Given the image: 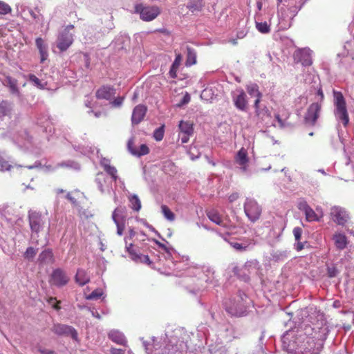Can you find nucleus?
<instances>
[{"label":"nucleus","instance_id":"1","mask_svg":"<svg viewBox=\"0 0 354 354\" xmlns=\"http://www.w3.org/2000/svg\"><path fill=\"white\" fill-rule=\"evenodd\" d=\"M310 335L304 338L303 346L310 354H319L324 347V339L316 331L313 332Z\"/></svg>","mask_w":354,"mask_h":354},{"label":"nucleus","instance_id":"2","mask_svg":"<svg viewBox=\"0 0 354 354\" xmlns=\"http://www.w3.org/2000/svg\"><path fill=\"white\" fill-rule=\"evenodd\" d=\"M335 105V116L340 120L344 126L346 127L348 124L349 117L346 109V102L341 92L333 91Z\"/></svg>","mask_w":354,"mask_h":354},{"label":"nucleus","instance_id":"3","mask_svg":"<svg viewBox=\"0 0 354 354\" xmlns=\"http://www.w3.org/2000/svg\"><path fill=\"white\" fill-rule=\"evenodd\" d=\"M135 12L140 15L142 21H150L156 19L160 13V9L156 6H145L142 3L136 4L134 7Z\"/></svg>","mask_w":354,"mask_h":354},{"label":"nucleus","instance_id":"4","mask_svg":"<svg viewBox=\"0 0 354 354\" xmlns=\"http://www.w3.org/2000/svg\"><path fill=\"white\" fill-rule=\"evenodd\" d=\"M244 212L249 220L254 223L259 219L262 209L255 200L247 198L244 204Z\"/></svg>","mask_w":354,"mask_h":354},{"label":"nucleus","instance_id":"5","mask_svg":"<svg viewBox=\"0 0 354 354\" xmlns=\"http://www.w3.org/2000/svg\"><path fill=\"white\" fill-rule=\"evenodd\" d=\"M28 221L32 233H39L43 230L46 223L45 216L35 211L29 212Z\"/></svg>","mask_w":354,"mask_h":354},{"label":"nucleus","instance_id":"6","mask_svg":"<svg viewBox=\"0 0 354 354\" xmlns=\"http://www.w3.org/2000/svg\"><path fill=\"white\" fill-rule=\"evenodd\" d=\"M322 109V104L318 102L312 103L308 108L304 115V122L306 124L310 126H315Z\"/></svg>","mask_w":354,"mask_h":354},{"label":"nucleus","instance_id":"7","mask_svg":"<svg viewBox=\"0 0 354 354\" xmlns=\"http://www.w3.org/2000/svg\"><path fill=\"white\" fill-rule=\"evenodd\" d=\"M70 279L66 273L60 268L54 270L50 276L49 283L51 286L62 287L66 286Z\"/></svg>","mask_w":354,"mask_h":354},{"label":"nucleus","instance_id":"8","mask_svg":"<svg viewBox=\"0 0 354 354\" xmlns=\"http://www.w3.org/2000/svg\"><path fill=\"white\" fill-rule=\"evenodd\" d=\"M295 63H301L302 66H309L313 64L311 51L308 48L296 50L293 53Z\"/></svg>","mask_w":354,"mask_h":354},{"label":"nucleus","instance_id":"9","mask_svg":"<svg viewBox=\"0 0 354 354\" xmlns=\"http://www.w3.org/2000/svg\"><path fill=\"white\" fill-rule=\"evenodd\" d=\"M330 216L333 221L339 225H344L350 218L345 209L339 206L330 209Z\"/></svg>","mask_w":354,"mask_h":354},{"label":"nucleus","instance_id":"10","mask_svg":"<svg viewBox=\"0 0 354 354\" xmlns=\"http://www.w3.org/2000/svg\"><path fill=\"white\" fill-rule=\"evenodd\" d=\"M65 198L75 208L79 207L84 200H87L84 193L78 189L68 192L65 196Z\"/></svg>","mask_w":354,"mask_h":354},{"label":"nucleus","instance_id":"11","mask_svg":"<svg viewBox=\"0 0 354 354\" xmlns=\"http://www.w3.org/2000/svg\"><path fill=\"white\" fill-rule=\"evenodd\" d=\"M52 331L58 335H71L73 339H77V332L72 326L57 324H54L52 328Z\"/></svg>","mask_w":354,"mask_h":354},{"label":"nucleus","instance_id":"12","mask_svg":"<svg viewBox=\"0 0 354 354\" xmlns=\"http://www.w3.org/2000/svg\"><path fill=\"white\" fill-rule=\"evenodd\" d=\"M112 218L117 227V234L119 236H122L125 229L126 221V218L123 215L122 209L116 208L112 214Z\"/></svg>","mask_w":354,"mask_h":354},{"label":"nucleus","instance_id":"13","mask_svg":"<svg viewBox=\"0 0 354 354\" xmlns=\"http://www.w3.org/2000/svg\"><path fill=\"white\" fill-rule=\"evenodd\" d=\"M127 149L133 156L138 157L147 155L149 153V149L145 144H142L139 148H137L135 145V138L133 137L129 140Z\"/></svg>","mask_w":354,"mask_h":354},{"label":"nucleus","instance_id":"14","mask_svg":"<svg viewBox=\"0 0 354 354\" xmlns=\"http://www.w3.org/2000/svg\"><path fill=\"white\" fill-rule=\"evenodd\" d=\"M73 35L68 32H62L57 41V47L63 52L66 50L73 44Z\"/></svg>","mask_w":354,"mask_h":354},{"label":"nucleus","instance_id":"15","mask_svg":"<svg viewBox=\"0 0 354 354\" xmlns=\"http://www.w3.org/2000/svg\"><path fill=\"white\" fill-rule=\"evenodd\" d=\"M115 93V89L113 86L109 85H104L100 87L96 93L95 96L97 99L109 100Z\"/></svg>","mask_w":354,"mask_h":354},{"label":"nucleus","instance_id":"16","mask_svg":"<svg viewBox=\"0 0 354 354\" xmlns=\"http://www.w3.org/2000/svg\"><path fill=\"white\" fill-rule=\"evenodd\" d=\"M147 107L144 105L139 104L136 106L132 113L131 122L133 124H139L145 116Z\"/></svg>","mask_w":354,"mask_h":354},{"label":"nucleus","instance_id":"17","mask_svg":"<svg viewBox=\"0 0 354 354\" xmlns=\"http://www.w3.org/2000/svg\"><path fill=\"white\" fill-rule=\"evenodd\" d=\"M236 162L241 166V169L243 171H247L248 163L249 158L248 157V152L244 148H241L237 153L236 158Z\"/></svg>","mask_w":354,"mask_h":354},{"label":"nucleus","instance_id":"18","mask_svg":"<svg viewBox=\"0 0 354 354\" xmlns=\"http://www.w3.org/2000/svg\"><path fill=\"white\" fill-rule=\"evenodd\" d=\"M3 85L9 88L11 94L20 96V91L17 79L10 75H6V82L3 83Z\"/></svg>","mask_w":354,"mask_h":354},{"label":"nucleus","instance_id":"19","mask_svg":"<svg viewBox=\"0 0 354 354\" xmlns=\"http://www.w3.org/2000/svg\"><path fill=\"white\" fill-rule=\"evenodd\" d=\"M35 44L37 49L39 50L41 62L42 63L47 59L48 56L47 46L45 44L44 39L41 37L36 39Z\"/></svg>","mask_w":354,"mask_h":354},{"label":"nucleus","instance_id":"20","mask_svg":"<svg viewBox=\"0 0 354 354\" xmlns=\"http://www.w3.org/2000/svg\"><path fill=\"white\" fill-rule=\"evenodd\" d=\"M254 107L255 109V115L258 118L263 120L266 117L270 116L268 109L266 106H261L260 102L258 100H255Z\"/></svg>","mask_w":354,"mask_h":354},{"label":"nucleus","instance_id":"21","mask_svg":"<svg viewBox=\"0 0 354 354\" xmlns=\"http://www.w3.org/2000/svg\"><path fill=\"white\" fill-rule=\"evenodd\" d=\"M247 96L242 90L240 93L234 99L235 106L241 111H245L248 106Z\"/></svg>","mask_w":354,"mask_h":354},{"label":"nucleus","instance_id":"22","mask_svg":"<svg viewBox=\"0 0 354 354\" xmlns=\"http://www.w3.org/2000/svg\"><path fill=\"white\" fill-rule=\"evenodd\" d=\"M75 281L79 286H83L90 281V277L86 270L80 268L77 270Z\"/></svg>","mask_w":354,"mask_h":354},{"label":"nucleus","instance_id":"23","mask_svg":"<svg viewBox=\"0 0 354 354\" xmlns=\"http://www.w3.org/2000/svg\"><path fill=\"white\" fill-rule=\"evenodd\" d=\"M109 338L112 340L113 342L122 345L126 346L127 345V339L123 335L122 333L118 331V330H112L111 331L109 335Z\"/></svg>","mask_w":354,"mask_h":354},{"label":"nucleus","instance_id":"24","mask_svg":"<svg viewBox=\"0 0 354 354\" xmlns=\"http://www.w3.org/2000/svg\"><path fill=\"white\" fill-rule=\"evenodd\" d=\"M333 240L336 248L340 250L346 248L348 241L346 236L341 233H337L333 236Z\"/></svg>","mask_w":354,"mask_h":354},{"label":"nucleus","instance_id":"25","mask_svg":"<svg viewBox=\"0 0 354 354\" xmlns=\"http://www.w3.org/2000/svg\"><path fill=\"white\" fill-rule=\"evenodd\" d=\"M109 160L104 159L101 162V165L104 168V170L111 176L113 180L115 182L118 180L117 173L118 171L116 168L113 166L110 165L109 163Z\"/></svg>","mask_w":354,"mask_h":354},{"label":"nucleus","instance_id":"26","mask_svg":"<svg viewBox=\"0 0 354 354\" xmlns=\"http://www.w3.org/2000/svg\"><path fill=\"white\" fill-rule=\"evenodd\" d=\"M40 263H50L53 261V253L52 250L46 249L42 251L38 258Z\"/></svg>","mask_w":354,"mask_h":354},{"label":"nucleus","instance_id":"27","mask_svg":"<svg viewBox=\"0 0 354 354\" xmlns=\"http://www.w3.org/2000/svg\"><path fill=\"white\" fill-rule=\"evenodd\" d=\"M247 92L251 97H255L256 100L261 102L262 93L259 90V86L257 84H251L246 87Z\"/></svg>","mask_w":354,"mask_h":354},{"label":"nucleus","instance_id":"28","mask_svg":"<svg viewBox=\"0 0 354 354\" xmlns=\"http://www.w3.org/2000/svg\"><path fill=\"white\" fill-rule=\"evenodd\" d=\"M129 200L131 208L136 212H139L142 207V205L138 196L136 194H133L129 197Z\"/></svg>","mask_w":354,"mask_h":354},{"label":"nucleus","instance_id":"29","mask_svg":"<svg viewBox=\"0 0 354 354\" xmlns=\"http://www.w3.org/2000/svg\"><path fill=\"white\" fill-rule=\"evenodd\" d=\"M11 112V105L7 101H2L0 103V118L9 115Z\"/></svg>","mask_w":354,"mask_h":354},{"label":"nucleus","instance_id":"30","mask_svg":"<svg viewBox=\"0 0 354 354\" xmlns=\"http://www.w3.org/2000/svg\"><path fill=\"white\" fill-rule=\"evenodd\" d=\"M207 215L212 222L218 225L221 224V217L219 214V212L217 210L214 209H211L207 212Z\"/></svg>","mask_w":354,"mask_h":354},{"label":"nucleus","instance_id":"31","mask_svg":"<svg viewBox=\"0 0 354 354\" xmlns=\"http://www.w3.org/2000/svg\"><path fill=\"white\" fill-rule=\"evenodd\" d=\"M77 210L78 212V215L81 218H84L86 219L92 218L94 216L93 211L91 209L88 208H84L81 205L79 207H77Z\"/></svg>","mask_w":354,"mask_h":354},{"label":"nucleus","instance_id":"32","mask_svg":"<svg viewBox=\"0 0 354 354\" xmlns=\"http://www.w3.org/2000/svg\"><path fill=\"white\" fill-rule=\"evenodd\" d=\"M274 117L278 122V126L280 128H283L286 126L285 121L289 117V113L286 110H283L281 115L279 113H276Z\"/></svg>","mask_w":354,"mask_h":354},{"label":"nucleus","instance_id":"33","mask_svg":"<svg viewBox=\"0 0 354 354\" xmlns=\"http://www.w3.org/2000/svg\"><path fill=\"white\" fill-rule=\"evenodd\" d=\"M180 133L192 134L194 131L193 125L189 122L181 121L179 124Z\"/></svg>","mask_w":354,"mask_h":354},{"label":"nucleus","instance_id":"34","mask_svg":"<svg viewBox=\"0 0 354 354\" xmlns=\"http://www.w3.org/2000/svg\"><path fill=\"white\" fill-rule=\"evenodd\" d=\"M225 240L237 252L245 251L248 246L246 244L240 243L235 241H227L226 238H225Z\"/></svg>","mask_w":354,"mask_h":354},{"label":"nucleus","instance_id":"35","mask_svg":"<svg viewBox=\"0 0 354 354\" xmlns=\"http://www.w3.org/2000/svg\"><path fill=\"white\" fill-rule=\"evenodd\" d=\"M161 211L165 218L169 221H174L175 219V214L171 210L165 205L161 206Z\"/></svg>","mask_w":354,"mask_h":354},{"label":"nucleus","instance_id":"36","mask_svg":"<svg viewBox=\"0 0 354 354\" xmlns=\"http://www.w3.org/2000/svg\"><path fill=\"white\" fill-rule=\"evenodd\" d=\"M201 96L206 100H212L217 95L213 93L212 88L207 87L202 91Z\"/></svg>","mask_w":354,"mask_h":354},{"label":"nucleus","instance_id":"37","mask_svg":"<svg viewBox=\"0 0 354 354\" xmlns=\"http://www.w3.org/2000/svg\"><path fill=\"white\" fill-rule=\"evenodd\" d=\"M187 65H193L196 62V56L195 52L191 48H187Z\"/></svg>","mask_w":354,"mask_h":354},{"label":"nucleus","instance_id":"38","mask_svg":"<svg viewBox=\"0 0 354 354\" xmlns=\"http://www.w3.org/2000/svg\"><path fill=\"white\" fill-rule=\"evenodd\" d=\"M306 216V219L308 221H318V216L315 211L310 207L307 210L304 212Z\"/></svg>","mask_w":354,"mask_h":354},{"label":"nucleus","instance_id":"39","mask_svg":"<svg viewBox=\"0 0 354 354\" xmlns=\"http://www.w3.org/2000/svg\"><path fill=\"white\" fill-rule=\"evenodd\" d=\"M125 248H126L127 252L131 256V259L133 261H136V259H137V258H136V257H138L139 254H138L136 252V250L133 249V244L132 243H125Z\"/></svg>","mask_w":354,"mask_h":354},{"label":"nucleus","instance_id":"40","mask_svg":"<svg viewBox=\"0 0 354 354\" xmlns=\"http://www.w3.org/2000/svg\"><path fill=\"white\" fill-rule=\"evenodd\" d=\"M257 30L261 33H268L270 32V28L266 22H259L256 24Z\"/></svg>","mask_w":354,"mask_h":354},{"label":"nucleus","instance_id":"41","mask_svg":"<svg viewBox=\"0 0 354 354\" xmlns=\"http://www.w3.org/2000/svg\"><path fill=\"white\" fill-rule=\"evenodd\" d=\"M37 254V250L32 247H28L24 252V257L25 259L31 260Z\"/></svg>","mask_w":354,"mask_h":354},{"label":"nucleus","instance_id":"42","mask_svg":"<svg viewBox=\"0 0 354 354\" xmlns=\"http://www.w3.org/2000/svg\"><path fill=\"white\" fill-rule=\"evenodd\" d=\"M12 11L11 7L4 1H0V15H7Z\"/></svg>","mask_w":354,"mask_h":354},{"label":"nucleus","instance_id":"43","mask_svg":"<svg viewBox=\"0 0 354 354\" xmlns=\"http://www.w3.org/2000/svg\"><path fill=\"white\" fill-rule=\"evenodd\" d=\"M164 137V127L156 129L153 132V138L157 141H160Z\"/></svg>","mask_w":354,"mask_h":354},{"label":"nucleus","instance_id":"44","mask_svg":"<svg viewBox=\"0 0 354 354\" xmlns=\"http://www.w3.org/2000/svg\"><path fill=\"white\" fill-rule=\"evenodd\" d=\"M137 259H136V263H146L147 265H151L152 263L151 261L149 259V257L148 255H144L139 254L138 257H136Z\"/></svg>","mask_w":354,"mask_h":354},{"label":"nucleus","instance_id":"45","mask_svg":"<svg viewBox=\"0 0 354 354\" xmlns=\"http://www.w3.org/2000/svg\"><path fill=\"white\" fill-rule=\"evenodd\" d=\"M47 302L52 305V306L53 307V308H55V310H59L61 307L59 306V303L60 301H57V299L55 297H49L48 299H47Z\"/></svg>","mask_w":354,"mask_h":354},{"label":"nucleus","instance_id":"46","mask_svg":"<svg viewBox=\"0 0 354 354\" xmlns=\"http://www.w3.org/2000/svg\"><path fill=\"white\" fill-rule=\"evenodd\" d=\"M28 78H29V80L30 82H32V83H34L35 85L36 86H37L38 88H44V86L41 84L40 80L38 77H37L35 75L30 74L28 75Z\"/></svg>","mask_w":354,"mask_h":354},{"label":"nucleus","instance_id":"47","mask_svg":"<svg viewBox=\"0 0 354 354\" xmlns=\"http://www.w3.org/2000/svg\"><path fill=\"white\" fill-rule=\"evenodd\" d=\"M11 165L8 161L6 160L0 156V169L1 171H8L10 169Z\"/></svg>","mask_w":354,"mask_h":354},{"label":"nucleus","instance_id":"48","mask_svg":"<svg viewBox=\"0 0 354 354\" xmlns=\"http://www.w3.org/2000/svg\"><path fill=\"white\" fill-rule=\"evenodd\" d=\"M297 207L299 210L305 212L307 210V209L310 207V206L308 205L306 201L302 200L298 203Z\"/></svg>","mask_w":354,"mask_h":354},{"label":"nucleus","instance_id":"49","mask_svg":"<svg viewBox=\"0 0 354 354\" xmlns=\"http://www.w3.org/2000/svg\"><path fill=\"white\" fill-rule=\"evenodd\" d=\"M190 100H191V97H190L189 94L188 93H186L184 95V96L183 97L180 102L178 104V106H183V105L189 103Z\"/></svg>","mask_w":354,"mask_h":354},{"label":"nucleus","instance_id":"50","mask_svg":"<svg viewBox=\"0 0 354 354\" xmlns=\"http://www.w3.org/2000/svg\"><path fill=\"white\" fill-rule=\"evenodd\" d=\"M302 229L299 227L293 229V234L296 241H299L301 237Z\"/></svg>","mask_w":354,"mask_h":354},{"label":"nucleus","instance_id":"51","mask_svg":"<svg viewBox=\"0 0 354 354\" xmlns=\"http://www.w3.org/2000/svg\"><path fill=\"white\" fill-rule=\"evenodd\" d=\"M135 235H136V232L134 231V230L133 228L130 227L128 231V235L124 237L125 243H128V240H130V241L132 240L133 238L135 236Z\"/></svg>","mask_w":354,"mask_h":354},{"label":"nucleus","instance_id":"52","mask_svg":"<svg viewBox=\"0 0 354 354\" xmlns=\"http://www.w3.org/2000/svg\"><path fill=\"white\" fill-rule=\"evenodd\" d=\"M30 15L32 17V18L36 21L39 22L42 21L44 19V17L41 15H37L33 10H30Z\"/></svg>","mask_w":354,"mask_h":354},{"label":"nucleus","instance_id":"53","mask_svg":"<svg viewBox=\"0 0 354 354\" xmlns=\"http://www.w3.org/2000/svg\"><path fill=\"white\" fill-rule=\"evenodd\" d=\"M337 270L335 267L328 268V274L330 277H334L337 275Z\"/></svg>","mask_w":354,"mask_h":354},{"label":"nucleus","instance_id":"54","mask_svg":"<svg viewBox=\"0 0 354 354\" xmlns=\"http://www.w3.org/2000/svg\"><path fill=\"white\" fill-rule=\"evenodd\" d=\"M192 134H187V133H180L179 136L180 137V139H181V142L183 143H186L188 142L189 140V136H191Z\"/></svg>","mask_w":354,"mask_h":354},{"label":"nucleus","instance_id":"55","mask_svg":"<svg viewBox=\"0 0 354 354\" xmlns=\"http://www.w3.org/2000/svg\"><path fill=\"white\" fill-rule=\"evenodd\" d=\"M239 196L238 193H232L231 195L229 196L228 200L230 203H233L236 201L239 198Z\"/></svg>","mask_w":354,"mask_h":354},{"label":"nucleus","instance_id":"56","mask_svg":"<svg viewBox=\"0 0 354 354\" xmlns=\"http://www.w3.org/2000/svg\"><path fill=\"white\" fill-rule=\"evenodd\" d=\"M110 352L111 354H124L125 353L124 350L120 349V348H111L110 349Z\"/></svg>","mask_w":354,"mask_h":354},{"label":"nucleus","instance_id":"57","mask_svg":"<svg viewBox=\"0 0 354 354\" xmlns=\"http://www.w3.org/2000/svg\"><path fill=\"white\" fill-rule=\"evenodd\" d=\"M123 100H124L123 97H118L114 100V101L113 102V104L116 106H119L122 104Z\"/></svg>","mask_w":354,"mask_h":354},{"label":"nucleus","instance_id":"58","mask_svg":"<svg viewBox=\"0 0 354 354\" xmlns=\"http://www.w3.org/2000/svg\"><path fill=\"white\" fill-rule=\"evenodd\" d=\"M297 241V243H295V248L296 249L297 251L299 252L304 249V243L300 242L299 241Z\"/></svg>","mask_w":354,"mask_h":354},{"label":"nucleus","instance_id":"59","mask_svg":"<svg viewBox=\"0 0 354 354\" xmlns=\"http://www.w3.org/2000/svg\"><path fill=\"white\" fill-rule=\"evenodd\" d=\"M154 242L156 243V244L159 248H160L161 249H162V250H165V252H168V248H167V247L165 244H163V243H160V242L159 241H158V240H154Z\"/></svg>","mask_w":354,"mask_h":354},{"label":"nucleus","instance_id":"60","mask_svg":"<svg viewBox=\"0 0 354 354\" xmlns=\"http://www.w3.org/2000/svg\"><path fill=\"white\" fill-rule=\"evenodd\" d=\"M38 351L41 354H54V351L52 350H49V349H44V348H39L38 349Z\"/></svg>","mask_w":354,"mask_h":354},{"label":"nucleus","instance_id":"61","mask_svg":"<svg viewBox=\"0 0 354 354\" xmlns=\"http://www.w3.org/2000/svg\"><path fill=\"white\" fill-rule=\"evenodd\" d=\"M55 192L57 195H59V194H64V193H67L65 189H62V188H57L55 189Z\"/></svg>","mask_w":354,"mask_h":354},{"label":"nucleus","instance_id":"62","mask_svg":"<svg viewBox=\"0 0 354 354\" xmlns=\"http://www.w3.org/2000/svg\"><path fill=\"white\" fill-rule=\"evenodd\" d=\"M181 59V56L180 55H178L175 59V61H174V63L173 64V66L175 65V64H178V62L180 61Z\"/></svg>","mask_w":354,"mask_h":354},{"label":"nucleus","instance_id":"63","mask_svg":"<svg viewBox=\"0 0 354 354\" xmlns=\"http://www.w3.org/2000/svg\"><path fill=\"white\" fill-rule=\"evenodd\" d=\"M225 310H226V311H227V313H230V314H231V315H234V314H235V312H234L232 308H227H227H225Z\"/></svg>","mask_w":354,"mask_h":354},{"label":"nucleus","instance_id":"64","mask_svg":"<svg viewBox=\"0 0 354 354\" xmlns=\"http://www.w3.org/2000/svg\"><path fill=\"white\" fill-rule=\"evenodd\" d=\"M74 28V26L73 25H68L66 26V28H65L64 31V32H68L69 31L70 29H73Z\"/></svg>","mask_w":354,"mask_h":354}]
</instances>
